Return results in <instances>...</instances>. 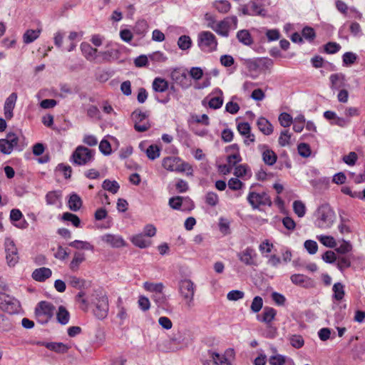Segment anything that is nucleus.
I'll use <instances>...</instances> for the list:
<instances>
[{"label":"nucleus","mask_w":365,"mask_h":365,"mask_svg":"<svg viewBox=\"0 0 365 365\" xmlns=\"http://www.w3.org/2000/svg\"><path fill=\"white\" fill-rule=\"evenodd\" d=\"M314 216L316 217L314 225L320 229L330 228L336 220L335 212L328 203L319 205L314 213Z\"/></svg>","instance_id":"f257e3e1"},{"label":"nucleus","mask_w":365,"mask_h":365,"mask_svg":"<svg viewBox=\"0 0 365 365\" xmlns=\"http://www.w3.org/2000/svg\"><path fill=\"white\" fill-rule=\"evenodd\" d=\"M196 292V285L190 279H180L178 282V292L189 309L194 306V297Z\"/></svg>","instance_id":"f03ea898"},{"label":"nucleus","mask_w":365,"mask_h":365,"mask_svg":"<svg viewBox=\"0 0 365 365\" xmlns=\"http://www.w3.org/2000/svg\"><path fill=\"white\" fill-rule=\"evenodd\" d=\"M95 150L83 145H78L70 157V162L73 165L83 166L94 160Z\"/></svg>","instance_id":"7ed1b4c3"},{"label":"nucleus","mask_w":365,"mask_h":365,"mask_svg":"<svg viewBox=\"0 0 365 365\" xmlns=\"http://www.w3.org/2000/svg\"><path fill=\"white\" fill-rule=\"evenodd\" d=\"M253 188L254 185L250 187L247 196V200L253 210H260L262 206L271 207L272 205L271 197L267 192H258L253 190Z\"/></svg>","instance_id":"20e7f679"},{"label":"nucleus","mask_w":365,"mask_h":365,"mask_svg":"<svg viewBox=\"0 0 365 365\" xmlns=\"http://www.w3.org/2000/svg\"><path fill=\"white\" fill-rule=\"evenodd\" d=\"M197 46L204 53H212L217 48V39L214 34L209 31L198 33L197 38Z\"/></svg>","instance_id":"39448f33"},{"label":"nucleus","mask_w":365,"mask_h":365,"mask_svg":"<svg viewBox=\"0 0 365 365\" xmlns=\"http://www.w3.org/2000/svg\"><path fill=\"white\" fill-rule=\"evenodd\" d=\"M163 167L167 170L177 173L187 171V175H192V168L187 163L182 162L180 158L169 156L164 158L162 162Z\"/></svg>","instance_id":"423d86ee"},{"label":"nucleus","mask_w":365,"mask_h":365,"mask_svg":"<svg viewBox=\"0 0 365 365\" xmlns=\"http://www.w3.org/2000/svg\"><path fill=\"white\" fill-rule=\"evenodd\" d=\"M55 311L54 305L46 301H41L35 308V315L37 321L42 324H46L53 316Z\"/></svg>","instance_id":"0eeeda50"},{"label":"nucleus","mask_w":365,"mask_h":365,"mask_svg":"<svg viewBox=\"0 0 365 365\" xmlns=\"http://www.w3.org/2000/svg\"><path fill=\"white\" fill-rule=\"evenodd\" d=\"M238 19L236 16H230L217 21L213 31L222 37H228L230 30H235L237 28Z\"/></svg>","instance_id":"6e6552de"},{"label":"nucleus","mask_w":365,"mask_h":365,"mask_svg":"<svg viewBox=\"0 0 365 365\" xmlns=\"http://www.w3.org/2000/svg\"><path fill=\"white\" fill-rule=\"evenodd\" d=\"M152 88L156 94L154 96L155 99L160 103L166 104L170 101V94L168 93L165 96H161L160 93H165L169 88V83L165 78L156 77L154 78Z\"/></svg>","instance_id":"1a4fd4ad"},{"label":"nucleus","mask_w":365,"mask_h":365,"mask_svg":"<svg viewBox=\"0 0 365 365\" xmlns=\"http://www.w3.org/2000/svg\"><path fill=\"white\" fill-rule=\"evenodd\" d=\"M170 78L175 84L184 90L187 89L192 85L186 69L180 68H173L170 73Z\"/></svg>","instance_id":"9d476101"},{"label":"nucleus","mask_w":365,"mask_h":365,"mask_svg":"<svg viewBox=\"0 0 365 365\" xmlns=\"http://www.w3.org/2000/svg\"><path fill=\"white\" fill-rule=\"evenodd\" d=\"M6 263L9 267H14L19 260L18 249L13 240L6 238L4 241Z\"/></svg>","instance_id":"9b49d317"},{"label":"nucleus","mask_w":365,"mask_h":365,"mask_svg":"<svg viewBox=\"0 0 365 365\" xmlns=\"http://www.w3.org/2000/svg\"><path fill=\"white\" fill-rule=\"evenodd\" d=\"M131 116L134 121V128L136 131L144 132L150 128V124L148 120V114L147 112L135 110L132 113Z\"/></svg>","instance_id":"f8f14e48"},{"label":"nucleus","mask_w":365,"mask_h":365,"mask_svg":"<svg viewBox=\"0 0 365 365\" xmlns=\"http://www.w3.org/2000/svg\"><path fill=\"white\" fill-rule=\"evenodd\" d=\"M209 108L216 110L222 107L223 104V92L220 88H215L202 101L203 106H205L207 100Z\"/></svg>","instance_id":"ddd939ff"},{"label":"nucleus","mask_w":365,"mask_h":365,"mask_svg":"<svg viewBox=\"0 0 365 365\" xmlns=\"http://www.w3.org/2000/svg\"><path fill=\"white\" fill-rule=\"evenodd\" d=\"M239 260L247 266H256L257 254L255 250L251 247H247L237 254Z\"/></svg>","instance_id":"4468645a"},{"label":"nucleus","mask_w":365,"mask_h":365,"mask_svg":"<svg viewBox=\"0 0 365 365\" xmlns=\"http://www.w3.org/2000/svg\"><path fill=\"white\" fill-rule=\"evenodd\" d=\"M108 309V297L104 295L97 298V302H96L93 309L94 315L99 319H103L107 317Z\"/></svg>","instance_id":"2eb2a0df"},{"label":"nucleus","mask_w":365,"mask_h":365,"mask_svg":"<svg viewBox=\"0 0 365 365\" xmlns=\"http://www.w3.org/2000/svg\"><path fill=\"white\" fill-rule=\"evenodd\" d=\"M9 218L13 225L19 229L24 230L29 226L28 222L24 218L22 212L19 209H12Z\"/></svg>","instance_id":"dca6fc26"},{"label":"nucleus","mask_w":365,"mask_h":365,"mask_svg":"<svg viewBox=\"0 0 365 365\" xmlns=\"http://www.w3.org/2000/svg\"><path fill=\"white\" fill-rule=\"evenodd\" d=\"M101 240L113 248L123 247L127 245L125 240L118 235L106 234L101 236Z\"/></svg>","instance_id":"f3484780"},{"label":"nucleus","mask_w":365,"mask_h":365,"mask_svg":"<svg viewBox=\"0 0 365 365\" xmlns=\"http://www.w3.org/2000/svg\"><path fill=\"white\" fill-rule=\"evenodd\" d=\"M291 282L303 288L309 289L314 287V280L302 274H294L290 277Z\"/></svg>","instance_id":"a211bd4d"},{"label":"nucleus","mask_w":365,"mask_h":365,"mask_svg":"<svg viewBox=\"0 0 365 365\" xmlns=\"http://www.w3.org/2000/svg\"><path fill=\"white\" fill-rule=\"evenodd\" d=\"M258 149L262 151V160L266 165L271 166L276 163L277 156L267 145L260 144L258 145Z\"/></svg>","instance_id":"6ab92c4d"},{"label":"nucleus","mask_w":365,"mask_h":365,"mask_svg":"<svg viewBox=\"0 0 365 365\" xmlns=\"http://www.w3.org/2000/svg\"><path fill=\"white\" fill-rule=\"evenodd\" d=\"M277 311L274 308L265 307L263 312L261 314L257 315V319L259 322L267 324L268 327L271 328L270 324L274 320Z\"/></svg>","instance_id":"aec40b11"},{"label":"nucleus","mask_w":365,"mask_h":365,"mask_svg":"<svg viewBox=\"0 0 365 365\" xmlns=\"http://www.w3.org/2000/svg\"><path fill=\"white\" fill-rule=\"evenodd\" d=\"M17 100V94L16 93H11L6 99L4 111L6 119H11L13 117V110Z\"/></svg>","instance_id":"412c9836"},{"label":"nucleus","mask_w":365,"mask_h":365,"mask_svg":"<svg viewBox=\"0 0 365 365\" xmlns=\"http://www.w3.org/2000/svg\"><path fill=\"white\" fill-rule=\"evenodd\" d=\"M148 31V22L144 19H138L133 27V33L140 38L145 37Z\"/></svg>","instance_id":"4be33fe9"},{"label":"nucleus","mask_w":365,"mask_h":365,"mask_svg":"<svg viewBox=\"0 0 365 365\" xmlns=\"http://www.w3.org/2000/svg\"><path fill=\"white\" fill-rule=\"evenodd\" d=\"M52 275V271L48 267H41L34 270L31 274L32 278L37 282H42L46 281L47 279L51 277Z\"/></svg>","instance_id":"5701e85b"},{"label":"nucleus","mask_w":365,"mask_h":365,"mask_svg":"<svg viewBox=\"0 0 365 365\" xmlns=\"http://www.w3.org/2000/svg\"><path fill=\"white\" fill-rule=\"evenodd\" d=\"M81 50L83 56L89 61L95 60L97 57L98 49L93 48L88 43L83 42Z\"/></svg>","instance_id":"b1692460"},{"label":"nucleus","mask_w":365,"mask_h":365,"mask_svg":"<svg viewBox=\"0 0 365 365\" xmlns=\"http://www.w3.org/2000/svg\"><path fill=\"white\" fill-rule=\"evenodd\" d=\"M331 81V88L332 90H339L345 86V76L342 73H334L329 77Z\"/></svg>","instance_id":"393cba45"},{"label":"nucleus","mask_w":365,"mask_h":365,"mask_svg":"<svg viewBox=\"0 0 365 365\" xmlns=\"http://www.w3.org/2000/svg\"><path fill=\"white\" fill-rule=\"evenodd\" d=\"M236 38L238 41L245 46H251L254 41L252 36L247 29H241L237 32Z\"/></svg>","instance_id":"a878e982"},{"label":"nucleus","mask_w":365,"mask_h":365,"mask_svg":"<svg viewBox=\"0 0 365 365\" xmlns=\"http://www.w3.org/2000/svg\"><path fill=\"white\" fill-rule=\"evenodd\" d=\"M257 125L259 130L264 135H269L273 133V126L271 123L265 118L260 117L257 121Z\"/></svg>","instance_id":"bb28decb"},{"label":"nucleus","mask_w":365,"mask_h":365,"mask_svg":"<svg viewBox=\"0 0 365 365\" xmlns=\"http://www.w3.org/2000/svg\"><path fill=\"white\" fill-rule=\"evenodd\" d=\"M332 299L341 302L345 296V287L341 282L334 283L332 287Z\"/></svg>","instance_id":"cd10ccee"},{"label":"nucleus","mask_w":365,"mask_h":365,"mask_svg":"<svg viewBox=\"0 0 365 365\" xmlns=\"http://www.w3.org/2000/svg\"><path fill=\"white\" fill-rule=\"evenodd\" d=\"M130 240L135 247L141 249L148 247L151 245V242L150 240H146L145 239V236L142 233L130 237Z\"/></svg>","instance_id":"c85d7f7f"},{"label":"nucleus","mask_w":365,"mask_h":365,"mask_svg":"<svg viewBox=\"0 0 365 365\" xmlns=\"http://www.w3.org/2000/svg\"><path fill=\"white\" fill-rule=\"evenodd\" d=\"M248 4L252 16H265L267 15V10L256 0H251Z\"/></svg>","instance_id":"c756f323"},{"label":"nucleus","mask_w":365,"mask_h":365,"mask_svg":"<svg viewBox=\"0 0 365 365\" xmlns=\"http://www.w3.org/2000/svg\"><path fill=\"white\" fill-rule=\"evenodd\" d=\"M286 362L290 363L292 365H294V361L282 354H274L269 357V363L270 365H284Z\"/></svg>","instance_id":"7c9ffc66"},{"label":"nucleus","mask_w":365,"mask_h":365,"mask_svg":"<svg viewBox=\"0 0 365 365\" xmlns=\"http://www.w3.org/2000/svg\"><path fill=\"white\" fill-rule=\"evenodd\" d=\"M61 191L60 190H53L50 191L46 195V202L47 205H55L58 202L61 203Z\"/></svg>","instance_id":"2f4dec72"},{"label":"nucleus","mask_w":365,"mask_h":365,"mask_svg":"<svg viewBox=\"0 0 365 365\" xmlns=\"http://www.w3.org/2000/svg\"><path fill=\"white\" fill-rule=\"evenodd\" d=\"M212 6L220 14H227L231 9V4L227 0H215Z\"/></svg>","instance_id":"473e14b6"},{"label":"nucleus","mask_w":365,"mask_h":365,"mask_svg":"<svg viewBox=\"0 0 365 365\" xmlns=\"http://www.w3.org/2000/svg\"><path fill=\"white\" fill-rule=\"evenodd\" d=\"M41 32V29H28L26 31L24 34L23 35V41L26 44L31 43L36 40Z\"/></svg>","instance_id":"72a5a7b5"},{"label":"nucleus","mask_w":365,"mask_h":365,"mask_svg":"<svg viewBox=\"0 0 365 365\" xmlns=\"http://www.w3.org/2000/svg\"><path fill=\"white\" fill-rule=\"evenodd\" d=\"M82 203L81 198L76 193L71 195L68 202L69 209L74 212L78 211L81 209Z\"/></svg>","instance_id":"f704fd0d"},{"label":"nucleus","mask_w":365,"mask_h":365,"mask_svg":"<svg viewBox=\"0 0 365 365\" xmlns=\"http://www.w3.org/2000/svg\"><path fill=\"white\" fill-rule=\"evenodd\" d=\"M56 319L59 324L66 325L68 323L70 319V314L63 306H60L56 313Z\"/></svg>","instance_id":"c9c22d12"},{"label":"nucleus","mask_w":365,"mask_h":365,"mask_svg":"<svg viewBox=\"0 0 365 365\" xmlns=\"http://www.w3.org/2000/svg\"><path fill=\"white\" fill-rule=\"evenodd\" d=\"M6 140L9 143V144L12 146V148L19 151H21L24 148V145H21L19 143V138L14 133H7L6 138Z\"/></svg>","instance_id":"e433bc0d"},{"label":"nucleus","mask_w":365,"mask_h":365,"mask_svg":"<svg viewBox=\"0 0 365 365\" xmlns=\"http://www.w3.org/2000/svg\"><path fill=\"white\" fill-rule=\"evenodd\" d=\"M143 287L146 291L153 292L155 294H156L163 292L164 285L162 282L153 283L150 282H145L143 284Z\"/></svg>","instance_id":"4c0bfd02"},{"label":"nucleus","mask_w":365,"mask_h":365,"mask_svg":"<svg viewBox=\"0 0 365 365\" xmlns=\"http://www.w3.org/2000/svg\"><path fill=\"white\" fill-rule=\"evenodd\" d=\"M68 245L70 247H73L75 249H78V250L81 249V250H90L91 252L94 251L93 245L87 241L76 240L73 242H71L68 244Z\"/></svg>","instance_id":"58836bf2"},{"label":"nucleus","mask_w":365,"mask_h":365,"mask_svg":"<svg viewBox=\"0 0 365 365\" xmlns=\"http://www.w3.org/2000/svg\"><path fill=\"white\" fill-rule=\"evenodd\" d=\"M86 259L84 253L76 252L70 263V268L73 271L78 269L79 265Z\"/></svg>","instance_id":"ea45409f"},{"label":"nucleus","mask_w":365,"mask_h":365,"mask_svg":"<svg viewBox=\"0 0 365 365\" xmlns=\"http://www.w3.org/2000/svg\"><path fill=\"white\" fill-rule=\"evenodd\" d=\"M102 187L113 194H115L118 192L120 185L115 180L106 179L103 182Z\"/></svg>","instance_id":"a19ab883"},{"label":"nucleus","mask_w":365,"mask_h":365,"mask_svg":"<svg viewBox=\"0 0 365 365\" xmlns=\"http://www.w3.org/2000/svg\"><path fill=\"white\" fill-rule=\"evenodd\" d=\"M46 347L58 353H66L68 350V346L61 342H48L46 344Z\"/></svg>","instance_id":"79ce46f5"},{"label":"nucleus","mask_w":365,"mask_h":365,"mask_svg":"<svg viewBox=\"0 0 365 365\" xmlns=\"http://www.w3.org/2000/svg\"><path fill=\"white\" fill-rule=\"evenodd\" d=\"M192 45L191 38L187 35L180 36L178 40V46L182 51L188 50Z\"/></svg>","instance_id":"37998d69"},{"label":"nucleus","mask_w":365,"mask_h":365,"mask_svg":"<svg viewBox=\"0 0 365 365\" xmlns=\"http://www.w3.org/2000/svg\"><path fill=\"white\" fill-rule=\"evenodd\" d=\"M147 157L151 160H154L156 158H159L160 155V148L155 144H152L147 148L146 151Z\"/></svg>","instance_id":"c03bdc74"},{"label":"nucleus","mask_w":365,"mask_h":365,"mask_svg":"<svg viewBox=\"0 0 365 365\" xmlns=\"http://www.w3.org/2000/svg\"><path fill=\"white\" fill-rule=\"evenodd\" d=\"M184 197L182 196H175L169 199V206L175 210H181L182 205H183Z\"/></svg>","instance_id":"a18cd8bd"},{"label":"nucleus","mask_w":365,"mask_h":365,"mask_svg":"<svg viewBox=\"0 0 365 365\" xmlns=\"http://www.w3.org/2000/svg\"><path fill=\"white\" fill-rule=\"evenodd\" d=\"M319 241L327 247L334 248L336 245L335 239L329 235H319L317 237Z\"/></svg>","instance_id":"49530a36"},{"label":"nucleus","mask_w":365,"mask_h":365,"mask_svg":"<svg viewBox=\"0 0 365 365\" xmlns=\"http://www.w3.org/2000/svg\"><path fill=\"white\" fill-rule=\"evenodd\" d=\"M293 210L294 213L299 217H302L306 213L305 205L301 200H295L293 202Z\"/></svg>","instance_id":"de8ad7c7"},{"label":"nucleus","mask_w":365,"mask_h":365,"mask_svg":"<svg viewBox=\"0 0 365 365\" xmlns=\"http://www.w3.org/2000/svg\"><path fill=\"white\" fill-rule=\"evenodd\" d=\"M62 219L65 221L71 222L76 227H78L81 225L80 218L76 215L71 212H64L62 215Z\"/></svg>","instance_id":"09e8293b"},{"label":"nucleus","mask_w":365,"mask_h":365,"mask_svg":"<svg viewBox=\"0 0 365 365\" xmlns=\"http://www.w3.org/2000/svg\"><path fill=\"white\" fill-rule=\"evenodd\" d=\"M278 120L280 125L284 128L289 127L293 122V118L292 115L285 112L282 113L279 115Z\"/></svg>","instance_id":"8fccbe9b"},{"label":"nucleus","mask_w":365,"mask_h":365,"mask_svg":"<svg viewBox=\"0 0 365 365\" xmlns=\"http://www.w3.org/2000/svg\"><path fill=\"white\" fill-rule=\"evenodd\" d=\"M205 201L208 205H210L211 207H215L219 202V197H218V195L215 192H208L205 195Z\"/></svg>","instance_id":"3c124183"},{"label":"nucleus","mask_w":365,"mask_h":365,"mask_svg":"<svg viewBox=\"0 0 365 365\" xmlns=\"http://www.w3.org/2000/svg\"><path fill=\"white\" fill-rule=\"evenodd\" d=\"M263 307V299L259 296H256L253 298L250 309L252 312L258 313Z\"/></svg>","instance_id":"603ef678"},{"label":"nucleus","mask_w":365,"mask_h":365,"mask_svg":"<svg viewBox=\"0 0 365 365\" xmlns=\"http://www.w3.org/2000/svg\"><path fill=\"white\" fill-rule=\"evenodd\" d=\"M357 59V55L353 52L349 51L344 53L342 56L343 65L350 66L355 63Z\"/></svg>","instance_id":"864d4df0"},{"label":"nucleus","mask_w":365,"mask_h":365,"mask_svg":"<svg viewBox=\"0 0 365 365\" xmlns=\"http://www.w3.org/2000/svg\"><path fill=\"white\" fill-rule=\"evenodd\" d=\"M299 155L303 158H308L311 155V148L309 144L301 143L297 145Z\"/></svg>","instance_id":"5fc2aeb1"},{"label":"nucleus","mask_w":365,"mask_h":365,"mask_svg":"<svg viewBox=\"0 0 365 365\" xmlns=\"http://www.w3.org/2000/svg\"><path fill=\"white\" fill-rule=\"evenodd\" d=\"M341 48V46L336 42H329L324 46V52L328 54L337 53Z\"/></svg>","instance_id":"6e6d98bb"},{"label":"nucleus","mask_w":365,"mask_h":365,"mask_svg":"<svg viewBox=\"0 0 365 365\" xmlns=\"http://www.w3.org/2000/svg\"><path fill=\"white\" fill-rule=\"evenodd\" d=\"M304 248L310 255H314L318 250V245L316 241L307 240L304 243Z\"/></svg>","instance_id":"4d7b16f0"},{"label":"nucleus","mask_w":365,"mask_h":365,"mask_svg":"<svg viewBox=\"0 0 365 365\" xmlns=\"http://www.w3.org/2000/svg\"><path fill=\"white\" fill-rule=\"evenodd\" d=\"M14 150L12 146L6 138L0 139V152L4 155H9Z\"/></svg>","instance_id":"13d9d810"},{"label":"nucleus","mask_w":365,"mask_h":365,"mask_svg":"<svg viewBox=\"0 0 365 365\" xmlns=\"http://www.w3.org/2000/svg\"><path fill=\"white\" fill-rule=\"evenodd\" d=\"M245 297V293L242 291L234 289L229 292L227 294V298L230 301H237Z\"/></svg>","instance_id":"bf43d9fd"},{"label":"nucleus","mask_w":365,"mask_h":365,"mask_svg":"<svg viewBox=\"0 0 365 365\" xmlns=\"http://www.w3.org/2000/svg\"><path fill=\"white\" fill-rule=\"evenodd\" d=\"M302 37L305 39L312 41L314 39L316 36L315 31L313 28L309 26H305L302 31Z\"/></svg>","instance_id":"052dcab7"},{"label":"nucleus","mask_w":365,"mask_h":365,"mask_svg":"<svg viewBox=\"0 0 365 365\" xmlns=\"http://www.w3.org/2000/svg\"><path fill=\"white\" fill-rule=\"evenodd\" d=\"M291 135L289 133L288 130L281 131L280 135L278 139L279 144L284 147L289 143Z\"/></svg>","instance_id":"680f3d73"},{"label":"nucleus","mask_w":365,"mask_h":365,"mask_svg":"<svg viewBox=\"0 0 365 365\" xmlns=\"http://www.w3.org/2000/svg\"><path fill=\"white\" fill-rule=\"evenodd\" d=\"M352 250V246L349 242L343 240L342 244H341L338 247L335 249L336 252L339 254H346L351 252Z\"/></svg>","instance_id":"e2e57ef3"},{"label":"nucleus","mask_w":365,"mask_h":365,"mask_svg":"<svg viewBox=\"0 0 365 365\" xmlns=\"http://www.w3.org/2000/svg\"><path fill=\"white\" fill-rule=\"evenodd\" d=\"M290 344L293 347L299 349L304 346V341L302 336L296 334L290 338Z\"/></svg>","instance_id":"0e129e2a"},{"label":"nucleus","mask_w":365,"mask_h":365,"mask_svg":"<svg viewBox=\"0 0 365 365\" xmlns=\"http://www.w3.org/2000/svg\"><path fill=\"white\" fill-rule=\"evenodd\" d=\"M99 150L104 155H109L112 151L110 143H109V141H108L107 140H102L99 144Z\"/></svg>","instance_id":"69168bd1"},{"label":"nucleus","mask_w":365,"mask_h":365,"mask_svg":"<svg viewBox=\"0 0 365 365\" xmlns=\"http://www.w3.org/2000/svg\"><path fill=\"white\" fill-rule=\"evenodd\" d=\"M211 358L212 359V363L216 365H224L227 362V359L225 356L220 355L216 352H212L211 354Z\"/></svg>","instance_id":"338daca9"},{"label":"nucleus","mask_w":365,"mask_h":365,"mask_svg":"<svg viewBox=\"0 0 365 365\" xmlns=\"http://www.w3.org/2000/svg\"><path fill=\"white\" fill-rule=\"evenodd\" d=\"M139 308L143 311H148L150 307L149 299L145 296H140L138 301Z\"/></svg>","instance_id":"774afa93"}]
</instances>
